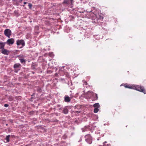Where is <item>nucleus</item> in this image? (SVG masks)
Masks as SVG:
<instances>
[{
    "mask_svg": "<svg viewBox=\"0 0 146 146\" xmlns=\"http://www.w3.org/2000/svg\"><path fill=\"white\" fill-rule=\"evenodd\" d=\"M8 99H9V101H13V98L12 96H10L9 97Z\"/></svg>",
    "mask_w": 146,
    "mask_h": 146,
    "instance_id": "aec40b11",
    "label": "nucleus"
},
{
    "mask_svg": "<svg viewBox=\"0 0 146 146\" xmlns=\"http://www.w3.org/2000/svg\"><path fill=\"white\" fill-rule=\"evenodd\" d=\"M28 6L30 9H31L32 6V4L31 3H29Z\"/></svg>",
    "mask_w": 146,
    "mask_h": 146,
    "instance_id": "5701e85b",
    "label": "nucleus"
},
{
    "mask_svg": "<svg viewBox=\"0 0 146 146\" xmlns=\"http://www.w3.org/2000/svg\"><path fill=\"white\" fill-rule=\"evenodd\" d=\"M16 98L17 101H20L21 100V97L20 96L17 97Z\"/></svg>",
    "mask_w": 146,
    "mask_h": 146,
    "instance_id": "412c9836",
    "label": "nucleus"
},
{
    "mask_svg": "<svg viewBox=\"0 0 146 146\" xmlns=\"http://www.w3.org/2000/svg\"><path fill=\"white\" fill-rule=\"evenodd\" d=\"M9 106V105L7 104H5L4 105V106L5 107H8Z\"/></svg>",
    "mask_w": 146,
    "mask_h": 146,
    "instance_id": "393cba45",
    "label": "nucleus"
},
{
    "mask_svg": "<svg viewBox=\"0 0 146 146\" xmlns=\"http://www.w3.org/2000/svg\"><path fill=\"white\" fill-rule=\"evenodd\" d=\"M99 111V109L98 108H95L94 110V112L95 113H97Z\"/></svg>",
    "mask_w": 146,
    "mask_h": 146,
    "instance_id": "a211bd4d",
    "label": "nucleus"
},
{
    "mask_svg": "<svg viewBox=\"0 0 146 146\" xmlns=\"http://www.w3.org/2000/svg\"><path fill=\"white\" fill-rule=\"evenodd\" d=\"M16 44L19 48H22L25 46V42L24 40H17L16 41Z\"/></svg>",
    "mask_w": 146,
    "mask_h": 146,
    "instance_id": "f03ea898",
    "label": "nucleus"
},
{
    "mask_svg": "<svg viewBox=\"0 0 146 146\" xmlns=\"http://www.w3.org/2000/svg\"><path fill=\"white\" fill-rule=\"evenodd\" d=\"M107 143L106 141H105L103 143V146H110V144H106V143Z\"/></svg>",
    "mask_w": 146,
    "mask_h": 146,
    "instance_id": "6ab92c4d",
    "label": "nucleus"
},
{
    "mask_svg": "<svg viewBox=\"0 0 146 146\" xmlns=\"http://www.w3.org/2000/svg\"><path fill=\"white\" fill-rule=\"evenodd\" d=\"M98 99V96L96 94L93 93L92 94V101H94L97 100Z\"/></svg>",
    "mask_w": 146,
    "mask_h": 146,
    "instance_id": "9d476101",
    "label": "nucleus"
},
{
    "mask_svg": "<svg viewBox=\"0 0 146 146\" xmlns=\"http://www.w3.org/2000/svg\"><path fill=\"white\" fill-rule=\"evenodd\" d=\"M74 0H64L63 2V3L66 4L68 5H72Z\"/></svg>",
    "mask_w": 146,
    "mask_h": 146,
    "instance_id": "6e6552de",
    "label": "nucleus"
},
{
    "mask_svg": "<svg viewBox=\"0 0 146 146\" xmlns=\"http://www.w3.org/2000/svg\"><path fill=\"white\" fill-rule=\"evenodd\" d=\"M10 51L7 49L4 48L1 50V53L4 55H7L10 53Z\"/></svg>",
    "mask_w": 146,
    "mask_h": 146,
    "instance_id": "0eeeda50",
    "label": "nucleus"
},
{
    "mask_svg": "<svg viewBox=\"0 0 146 146\" xmlns=\"http://www.w3.org/2000/svg\"><path fill=\"white\" fill-rule=\"evenodd\" d=\"M133 89L143 92L144 94L146 93V91L144 87L140 85H134Z\"/></svg>",
    "mask_w": 146,
    "mask_h": 146,
    "instance_id": "f257e3e1",
    "label": "nucleus"
},
{
    "mask_svg": "<svg viewBox=\"0 0 146 146\" xmlns=\"http://www.w3.org/2000/svg\"><path fill=\"white\" fill-rule=\"evenodd\" d=\"M70 100L71 99L68 96H65L64 97V101L65 102H70Z\"/></svg>",
    "mask_w": 146,
    "mask_h": 146,
    "instance_id": "f8f14e48",
    "label": "nucleus"
},
{
    "mask_svg": "<svg viewBox=\"0 0 146 146\" xmlns=\"http://www.w3.org/2000/svg\"><path fill=\"white\" fill-rule=\"evenodd\" d=\"M68 109L67 108L65 107L64 108L62 111V112L65 114H66L68 113Z\"/></svg>",
    "mask_w": 146,
    "mask_h": 146,
    "instance_id": "ddd939ff",
    "label": "nucleus"
},
{
    "mask_svg": "<svg viewBox=\"0 0 146 146\" xmlns=\"http://www.w3.org/2000/svg\"><path fill=\"white\" fill-rule=\"evenodd\" d=\"M19 59L20 60L21 62V63H25L26 62L24 58H19Z\"/></svg>",
    "mask_w": 146,
    "mask_h": 146,
    "instance_id": "2eb2a0df",
    "label": "nucleus"
},
{
    "mask_svg": "<svg viewBox=\"0 0 146 146\" xmlns=\"http://www.w3.org/2000/svg\"><path fill=\"white\" fill-rule=\"evenodd\" d=\"M22 0H19V3H21L22 1Z\"/></svg>",
    "mask_w": 146,
    "mask_h": 146,
    "instance_id": "bb28decb",
    "label": "nucleus"
},
{
    "mask_svg": "<svg viewBox=\"0 0 146 146\" xmlns=\"http://www.w3.org/2000/svg\"><path fill=\"white\" fill-rule=\"evenodd\" d=\"M4 33L6 36L9 38L11 35V31L10 30L7 29L5 30Z\"/></svg>",
    "mask_w": 146,
    "mask_h": 146,
    "instance_id": "39448f33",
    "label": "nucleus"
},
{
    "mask_svg": "<svg viewBox=\"0 0 146 146\" xmlns=\"http://www.w3.org/2000/svg\"><path fill=\"white\" fill-rule=\"evenodd\" d=\"M99 140V138H98V139H97L98 140Z\"/></svg>",
    "mask_w": 146,
    "mask_h": 146,
    "instance_id": "c85d7f7f",
    "label": "nucleus"
},
{
    "mask_svg": "<svg viewBox=\"0 0 146 146\" xmlns=\"http://www.w3.org/2000/svg\"><path fill=\"white\" fill-rule=\"evenodd\" d=\"M14 69V72L15 73H17L18 71L20 70L21 68V65L19 63L15 64L13 66Z\"/></svg>",
    "mask_w": 146,
    "mask_h": 146,
    "instance_id": "7ed1b4c3",
    "label": "nucleus"
},
{
    "mask_svg": "<svg viewBox=\"0 0 146 146\" xmlns=\"http://www.w3.org/2000/svg\"><path fill=\"white\" fill-rule=\"evenodd\" d=\"M10 136V135H8L6 137L5 139L6 140V142H9V141Z\"/></svg>",
    "mask_w": 146,
    "mask_h": 146,
    "instance_id": "dca6fc26",
    "label": "nucleus"
},
{
    "mask_svg": "<svg viewBox=\"0 0 146 146\" xmlns=\"http://www.w3.org/2000/svg\"><path fill=\"white\" fill-rule=\"evenodd\" d=\"M5 45V43L2 42H0V49L2 50L4 48Z\"/></svg>",
    "mask_w": 146,
    "mask_h": 146,
    "instance_id": "9b49d317",
    "label": "nucleus"
},
{
    "mask_svg": "<svg viewBox=\"0 0 146 146\" xmlns=\"http://www.w3.org/2000/svg\"><path fill=\"white\" fill-rule=\"evenodd\" d=\"M93 106L95 108H98L100 107V105L98 103H96L94 104Z\"/></svg>",
    "mask_w": 146,
    "mask_h": 146,
    "instance_id": "4468645a",
    "label": "nucleus"
},
{
    "mask_svg": "<svg viewBox=\"0 0 146 146\" xmlns=\"http://www.w3.org/2000/svg\"><path fill=\"white\" fill-rule=\"evenodd\" d=\"M49 55L50 57H53L54 55L53 52H51L49 53Z\"/></svg>",
    "mask_w": 146,
    "mask_h": 146,
    "instance_id": "4be33fe9",
    "label": "nucleus"
},
{
    "mask_svg": "<svg viewBox=\"0 0 146 146\" xmlns=\"http://www.w3.org/2000/svg\"><path fill=\"white\" fill-rule=\"evenodd\" d=\"M123 86L125 88L133 89V87L134 86V85L128 84H124Z\"/></svg>",
    "mask_w": 146,
    "mask_h": 146,
    "instance_id": "1a4fd4ad",
    "label": "nucleus"
},
{
    "mask_svg": "<svg viewBox=\"0 0 146 146\" xmlns=\"http://www.w3.org/2000/svg\"><path fill=\"white\" fill-rule=\"evenodd\" d=\"M14 42L15 40L13 38H11L8 39L6 42H5V44H6L9 46H11L14 44Z\"/></svg>",
    "mask_w": 146,
    "mask_h": 146,
    "instance_id": "423d86ee",
    "label": "nucleus"
},
{
    "mask_svg": "<svg viewBox=\"0 0 146 146\" xmlns=\"http://www.w3.org/2000/svg\"><path fill=\"white\" fill-rule=\"evenodd\" d=\"M19 58H21V57H22L20 55H19L17 56Z\"/></svg>",
    "mask_w": 146,
    "mask_h": 146,
    "instance_id": "a878e982",
    "label": "nucleus"
},
{
    "mask_svg": "<svg viewBox=\"0 0 146 146\" xmlns=\"http://www.w3.org/2000/svg\"><path fill=\"white\" fill-rule=\"evenodd\" d=\"M27 2H24V4L25 5L27 4Z\"/></svg>",
    "mask_w": 146,
    "mask_h": 146,
    "instance_id": "cd10ccee",
    "label": "nucleus"
},
{
    "mask_svg": "<svg viewBox=\"0 0 146 146\" xmlns=\"http://www.w3.org/2000/svg\"><path fill=\"white\" fill-rule=\"evenodd\" d=\"M85 140L89 144H90L92 142V138L91 135L88 134L85 136Z\"/></svg>",
    "mask_w": 146,
    "mask_h": 146,
    "instance_id": "20e7f679",
    "label": "nucleus"
},
{
    "mask_svg": "<svg viewBox=\"0 0 146 146\" xmlns=\"http://www.w3.org/2000/svg\"><path fill=\"white\" fill-rule=\"evenodd\" d=\"M75 112L76 113H79L80 112V111H75Z\"/></svg>",
    "mask_w": 146,
    "mask_h": 146,
    "instance_id": "b1692460",
    "label": "nucleus"
},
{
    "mask_svg": "<svg viewBox=\"0 0 146 146\" xmlns=\"http://www.w3.org/2000/svg\"><path fill=\"white\" fill-rule=\"evenodd\" d=\"M23 7H24V5H23Z\"/></svg>",
    "mask_w": 146,
    "mask_h": 146,
    "instance_id": "c756f323",
    "label": "nucleus"
},
{
    "mask_svg": "<svg viewBox=\"0 0 146 146\" xmlns=\"http://www.w3.org/2000/svg\"><path fill=\"white\" fill-rule=\"evenodd\" d=\"M99 17L100 19H103L104 18L103 15L101 14H100L99 15Z\"/></svg>",
    "mask_w": 146,
    "mask_h": 146,
    "instance_id": "f3484780",
    "label": "nucleus"
}]
</instances>
